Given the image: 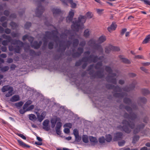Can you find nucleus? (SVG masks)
Instances as JSON below:
<instances>
[{"label": "nucleus", "instance_id": "1", "mask_svg": "<svg viewBox=\"0 0 150 150\" xmlns=\"http://www.w3.org/2000/svg\"><path fill=\"white\" fill-rule=\"evenodd\" d=\"M58 33L57 30H52V32H46L44 36L43 40L44 42V45L47 44V40L48 39H52L57 43V44L59 43L60 47L65 50L67 47H68L72 43V40L73 42V46L74 47L77 46L79 44V41L78 39L74 38V36L71 35L70 37L71 40L66 42L63 40L60 41L58 37Z\"/></svg>", "mask_w": 150, "mask_h": 150}, {"label": "nucleus", "instance_id": "2", "mask_svg": "<svg viewBox=\"0 0 150 150\" xmlns=\"http://www.w3.org/2000/svg\"><path fill=\"white\" fill-rule=\"evenodd\" d=\"M132 108L127 106L125 107V108L129 113V115L127 113H125L124 115L125 118L127 119L129 121L124 120L122 121V124L124 125L122 127V128L123 130L127 133H129L131 131V129L128 127V126L131 129H133L135 126V123L134 122H132L131 121L134 120L137 117V115L134 113H132L133 110L137 109V107L136 106L133 104L132 105Z\"/></svg>", "mask_w": 150, "mask_h": 150}, {"label": "nucleus", "instance_id": "3", "mask_svg": "<svg viewBox=\"0 0 150 150\" xmlns=\"http://www.w3.org/2000/svg\"><path fill=\"white\" fill-rule=\"evenodd\" d=\"M86 17L85 16L80 15L78 18V21H73V24L71 28L74 31L78 32L79 29H82L84 28L83 24L86 22Z\"/></svg>", "mask_w": 150, "mask_h": 150}, {"label": "nucleus", "instance_id": "4", "mask_svg": "<svg viewBox=\"0 0 150 150\" xmlns=\"http://www.w3.org/2000/svg\"><path fill=\"white\" fill-rule=\"evenodd\" d=\"M103 58V57H100L98 58L97 56H94L93 54H91L89 57H83L82 59L77 62L75 64L76 66H79L81 64L82 62H89L91 63V62H96L97 61L98 59H102Z\"/></svg>", "mask_w": 150, "mask_h": 150}, {"label": "nucleus", "instance_id": "5", "mask_svg": "<svg viewBox=\"0 0 150 150\" xmlns=\"http://www.w3.org/2000/svg\"><path fill=\"white\" fill-rule=\"evenodd\" d=\"M2 37L6 40H4L2 42V44L4 46H6L9 42H11V44L15 45L16 44L19 45L21 47L23 45L24 43L21 41L18 40H14L12 41L11 37L9 35H7L5 34H3L2 35Z\"/></svg>", "mask_w": 150, "mask_h": 150}, {"label": "nucleus", "instance_id": "6", "mask_svg": "<svg viewBox=\"0 0 150 150\" xmlns=\"http://www.w3.org/2000/svg\"><path fill=\"white\" fill-rule=\"evenodd\" d=\"M105 70L109 73V75L106 78L107 81L116 84L117 83L116 78L115 77L116 76V74L112 73V70L109 67L106 66Z\"/></svg>", "mask_w": 150, "mask_h": 150}, {"label": "nucleus", "instance_id": "7", "mask_svg": "<svg viewBox=\"0 0 150 150\" xmlns=\"http://www.w3.org/2000/svg\"><path fill=\"white\" fill-rule=\"evenodd\" d=\"M88 45L90 46L93 47V48L98 50L102 53L103 52V49L100 45L96 43V41L93 39H91L88 42Z\"/></svg>", "mask_w": 150, "mask_h": 150}, {"label": "nucleus", "instance_id": "8", "mask_svg": "<svg viewBox=\"0 0 150 150\" xmlns=\"http://www.w3.org/2000/svg\"><path fill=\"white\" fill-rule=\"evenodd\" d=\"M120 50V48L118 47H115L111 45L106 47L105 49V52L107 53H110L112 51H119Z\"/></svg>", "mask_w": 150, "mask_h": 150}, {"label": "nucleus", "instance_id": "9", "mask_svg": "<svg viewBox=\"0 0 150 150\" xmlns=\"http://www.w3.org/2000/svg\"><path fill=\"white\" fill-rule=\"evenodd\" d=\"M83 48L82 47H79L77 49L78 52L74 53V50H73V53L72 56L74 57H79L83 53Z\"/></svg>", "mask_w": 150, "mask_h": 150}, {"label": "nucleus", "instance_id": "10", "mask_svg": "<svg viewBox=\"0 0 150 150\" xmlns=\"http://www.w3.org/2000/svg\"><path fill=\"white\" fill-rule=\"evenodd\" d=\"M44 11V8L41 6H39L36 9L35 13L38 17H40Z\"/></svg>", "mask_w": 150, "mask_h": 150}, {"label": "nucleus", "instance_id": "11", "mask_svg": "<svg viewBox=\"0 0 150 150\" xmlns=\"http://www.w3.org/2000/svg\"><path fill=\"white\" fill-rule=\"evenodd\" d=\"M144 126L145 125L144 123H142L140 125H137L134 130V134H136L138 133L141 130L144 128Z\"/></svg>", "mask_w": 150, "mask_h": 150}, {"label": "nucleus", "instance_id": "12", "mask_svg": "<svg viewBox=\"0 0 150 150\" xmlns=\"http://www.w3.org/2000/svg\"><path fill=\"white\" fill-rule=\"evenodd\" d=\"M107 87L109 89H113L115 91L120 92L122 91V89H121L119 86H115L109 84L107 86Z\"/></svg>", "mask_w": 150, "mask_h": 150}, {"label": "nucleus", "instance_id": "13", "mask_svg": "<svg viewBox=\"0 0 150 150\" xmlns=\"http://www.w3.org/2000/svg\"><path fill=\"white\" fill-rule=\"evenodd\" d=\"M62 1L65 5H67L68 3H70L71 7L73 8H75L76 6V4L73 2V0H62Z\"/></svg>", "mask_w": 150, "mask_h": 150}, {"label": "nucleus", "instance_id": "14", "mask_svg": "<svg viewBox=\"0 0 150 150\" xmlns=\"http://www.w3.org/2000/svg\"><path fill=\"white\" fill-rule=\"evenodd\" d=\"M49 121L48 120H45L43 122V128L46 131H48L50 129V127L49 126Z\"/></svg>", "mask_w": 150, "mask_h": 150}, {"label": "nucleus", "instance_id": "15", "mask_svg": "<svg viewBox=\"0 0 150 150\" xmlns=\"http://www.w3.org/2000/svg\"><path fill=\"white\" fill-rule=\"evenodd\" d=\"M123 134L122 132H118L115 134L113 140L116 141L121 139L122 138Z\"/></svg>", "mask_w": 150, "mask_h": 150}, {"label": "nucleus", "instance_id": "16", "mask_svg": "<svg viewBox=\"0 0 150 150\" xmlns=\"http://www.w3.org/2000/svg\"><path fill=\"white\" fill-rule=\"evenodd\" d=\"M137 84L136 82H134V83H132V84L130 85L129 87H126L125 88L122 89L124 91H129L131 90H133L135 87V85Z\"/></svg>", "mask_w": 150, "mask_h": 150}, {"label": "nucleus", "instance_id": "17", "mask_svg": "<svg viewBox=\"0 0 150 150\" xmlns=\"http://www.w3.org/2000/svg\"><path fill=\"white\" fill-rule=\"evenodd\" d=\"M46 115L45 112H42L40 115L39 113L37 114V117L40 122H41L45 118Z\"/></svg>", "mask_w": 150, "mask_h": 150}, {"label": "nucleus", "instance_id": "18", "mask_svg": "<svg viewBox=\"0 0 150 150\" xmlns=\"http://www.w3.org/2000/svg\"><path fill=\"white\" fill-rule=\"evenodd\" d=\"M117 27V25L116 23L114 22H113L111 25L108 27L107 29L108 31L110 32H111L112 31L115 30Z\"/></svg>", "mask_w": 150, "mask_h": 150}, {"label": "nucleus", "instance_id": "19", "mask_svg": "<svg viewBox=\"0 0 150 150\" xmlns=\"http://www.w3.org/2000/svg\"><path fill=\"white\" fill-rule=\"evenodd\" d=\"M74 15V13L72 10L70 11L69 13L68 16L67 18V22L68 23H69L72 20Z\"/></svg>", "mask_w": 150, "mask_h": 150}, {"label": "nucleus", "instance_id": "20", "mask_svg": "<svg viewBox=\"0 0 150 150\" xmlns=\"http://www.w3.org/2000/svg\"><path fill=\"white\" fill-rule=\"evenodd\" d=\"M62 126V123L60 122H58L55 127L56 132L57 134L60 135L61 134V131L60 129Z\"/></svg>", "mask_w": 150, "mask_h": 150}, {"label": "nucleus", "instance_id": "21", "mask_svg": "<svg viewBox=\"0 0 150 150\" xmlns=\"http://www.w3.org/2000/svg\"><path fill=\"white\" fill-rule=\"evenodd\" d=\"M90 141L92 145L94 146L98 142V140L97 138L92 136H90L89 137Z\"/></svg>", "mask_w": 150, "mask_h": 150}, {"label": "nucleus", "instance_id": "22", "mask_svg": "<svg viewBox=\"0 0 150 150\" xmlns=\"http://www.w3.org/2000/svg\"><path fill=\"white\" fill-rule=\"evenodd\" d=\"M52 11L53 13L54 16H55L61 13V10L57 8H54L52 9Z\"/></svg>", "mask_w": 150, "mask_h": 150}, {"label": "nucleus", "instance_id": "23", "mask_svg": "<svg viewBox=\"0 0 150 150\" xmlns=\"http://www.w3.org/2000/svg\"><path fill=\"white\" fill-rule=\"evenodd\" d=\"M146 102V99L145 98H140L138 99V103L139 105L141 106L143 104H145Z\"/></svg>", "mask_w": 150, "mask_h": 150}, {"label": "nucleus", "instance_id": "24", "mask_svg": "<svg viewBox=\"0 0 150 150\" xmlns=\"http://www.w3.org/2000/svg\"><path fill=\"white\" fill-rule=\"evenodd\" d=\"M42 44L41 41H39V43L36 41H35L33 44H32L31 46L35 49H37L40 47Z\"/></svg>", "mask_w": 150, "mask_h": 150}, {"label": "nucleus", "instance_id": "25", "mask_svg": "<svg viewBox=\"0 0 150 150\" xmlns=\"http://www.w3.org/2000/svg\"><path fill=\"white\" fill-rule=\"evenodd\" d=\"M9 89V90L8 91V92L5 95L6 97H9L14 94L13 88L12 87H11Z\"/></svg>", "mask_w": 150, "mask_h": 150}, {"label": "nucleus", "instance_id": "26", "mask_svg": "<svg viewBox=\"0 0 150 150\" xmlns=\"http://www.w3.org/2000/svg\"><path fill=\"white\" fill-rule=\"evenodd\" d=\"M20 100V97L18 95H15L12 97L10 100L13 102L18 101Z\"/></svg>", "mask_w": 150, "mask_h": 150}, {"label": "nucleus", "instance_id": "27", "mask_svg": "<svg viewBox=\"0 0 150 150\" xmlns=\"http://www.w3.org/2000/svg\"><path fill=\"white\" fill-rule=\"evenodd\" d=\"M119 57L121 59V62H122L127 64H130L131 63V62L128 59L125 58L124 56L122 55H120Z\"/></svg>", "mask_w": 150, "mask_h": 150}, {"label": "nucleus", "instance_id": "28", "mask_svg": "<svg viewBox=\"0 0 150 150\" xmlns=\"http://www.w3.org/2000/svg\"><path fill=\"white\" fill-rule=\"evenodd\" d=\"M127 95L126 93H115L114 94V96L115 97H118L119 98H122Z\"/></svg>", "mask_w": 150, "mask_h": 150}, {"label": "nucleus", "instance_id": "29", "mask_svg": "<svg viewBox=\"0 0 150 150\" xmlns=\"http://www.w3.org/2000/svg\"><path fill=\"white\" fill-rule=\"evenodd\" d=\"M103 70L102 69H100V71H98L96 73V76L99 78H102L103 77Z\"/></svg>", "mask_w": 150, "mask_h": 150}, {"label": "nucleus", "instance_id": "30", "mask_svg": "<svg viewBox=\"0 0 150 150\" xmlns=\"http://www.w3.org/2000/svg\"><path fill=\"white\" fill-rule=\"evenodd\" d=\"M17 141L19 144L22 147L27 148H29L30 147V146L29 145L25 144L21 140L18 139L17 140Z\"/></svg>", "mask_w": 150, "mask_h": 150}, {"label": "nucleus", "instance_id": "31", "mask_svg": "<svg viewBox=\"0 0 150 150\" xmlns=\"http://www.w3.org/2000/svg\"><path fill=\"white\" fill-rule=\"evenodd\" d=\"M32 103V101L30 100H28L25 103L23 106V109H27L29 106Z\"/></svg>", "mask_w": 150, "mask_h": 150}, {"label": "nucleus", "instance_id": "32", "mask_svg": "<svg viewBox=\"0 0 150 150\" xmlns=\"http://www.w3.org/2000/svg\"><path fill=\"white\" fill-rule=\"evenodd\" d=\"M11 87L8 85L4 86L1 88V91L3 92H5L8 91Z\"/></svg>", "mask_w": 150, "mask_h": 150}, {"label": "nucleus", "instance_id": "33", "mask_svg": "<svg viewBox=\"0 0 150 150\" xmlns=\"http://www.w3.org/2000/svg\"><path fill=\"white\" fill-rule=\"evenodd\" d=\"M58 119H59V118L57 117L56 118V119H52L51 120V127L52 128H54L55 127L56 122Z\"/></svg>", "mask_w": 150, "mask_h": 150}, {"label": "nucleus", "instance_id": "34", "mask_svg": "<svg viewBox=\"0 0 150 150\" xmlns=\"http://www.w3.org/2000/svg\"><path fill=\"white\" fill-rule=\"evenodd\" d=\"M106 40L105 37V36L102 35L99 38L98 42L100 43H101L105 41Z\"/></svg>", "mask_w": 150, "mask_h": 150}, {"label": "nucleus", "instance_id": "35", "mask_svg": "<svg viewBox=\"0 0 150 150\" xmlns=\"http://www.w3.org/2000/svg\"><path fill=\"white\" fill-rule=\"evenodd\" d=\"M64 32L65 33L62 34L60 35V37L61 38H62L63 39L64 38H66L67 36L68 35V33H70V31L69 30H66Z\"/></svg>", "mask_w": 150, "mask_h": 150}, {"label": "nucleus", "instance_id": "36", "mask_svg": "<svg viewBox=\"0 0 150 150\" xmlns=\"http://www.w3.org/2000/svg\"><path fill=\"white\" fill-rule=\"evenodd\" d=\"M150 40V34L147 35L142 42L143 44H146L149 42Z\"/></svg>", "mask_w": 150, "mask_h": 150}, {"label": "nucleus", "instance_id": "37", "mask_svg": "<svg viewBox=\"0 0 150 150\" xmlns=\"http://www.w3.org/2000/svg\"><path fill=\"white\" fill-rule=\"evenodd\" d=\"M90 31L88 29L86 30L84 32V36L86 38H88L90 33Z\"/></svg>", "mask_w": 150, "mask_h": 150}, {"label": "nucleus", "instance_id": "38", "mask_svg": "<svg viewBox=\"0 0 150 150\" xmlns=\"http://www.w3.org/2000/svg\"><path fill=\"white\" fill-rule=\"evenodd\" d=\"M106 139L104 137H100L98 139V141L99 143L101 144H103L105 143Z\"/></svg>", "mask_w": 150, "mask_h": 150}, {"label": "nucleus", "instance_id": "39", "mask_svg": "<svg viewBox=\"0 0 150 150\" xmlns=\"http://www.w3.org/2000/svg\"><path fill=\"white\" fill-rule=\"evenodd\" d=\"M83 142L85 143H87L88 142V136L86 135H83L82 137Z\"/></svg>", "mask_w": 150, "mask_h": 150}, {"label": "nucleus", "instance_id": "40", "mask_svg": "<svg viewBox=\"0 0 150 150\" xmlns=\"http://www.w3.org/2000/svg\"><path fill=\"white\" fill-rule=\"evenodd\" d=\"M29 118L30 120L32 121H34L37 119L35 115L33 114H30L29 115Z\"/></svg>", "mask_w": 150, "mask_h": 150}, {"label": "nucleus", "instance_id": "41", "mask_svg": "<svg viewBox=\"0 0 150 150\" xmlns=\"http://www.w3.org/2000/svg\"><path fill=\"white\" fill-rule=\"evenodd\" d=\"M139 137L137 135H136L134 136L133 138L132 142L133 144L135 143L139 140Z\"/></svg>", "mask_w": 150, "mask_h": 150}, {"label": "nucleus", "instance_id": "42", "mask_svg": "<svg viewBox=\"0 0 150 150\" xmlns=\"http://www.w3.org/2000/svg\"><path fill=\"white\" fill-rule=\"evenodd\" d=\"M106 139H105L106 141L108 142H110L112 140V137L110 134H108L106 135Z\"/></svg>", "mask_w": 150, "mask_h": 150}, {"label": "nucleus", "instance_id": "43", "mask_svg": "<svg viewBox=\"0 0 150 150\" xmlns=\"http://www.w3.org/2000/svg\"><path fill=\"white\" fill-rule=\"evenodd\" d=\"M9 69V67L8 66H5L3 67H1L0 70L3 72L8 71Z\"/></svg>", "mask_w": 150, "mask_h": 150}, {"label": "nucleus", "instance_id": "44", "mask_svg": "<svg viewBox=\"0 0 150 150\" xmlns=\"http://www.w3.org/2000/svg\"><path fill=\"white\" fill-rule=\"evenodd\" d=\"M21 47L19 46H16L14 49L15 52L18 53H21Z\"/></svg>", "mask_w": 150, "mask_h": 150}, {"label": "nucleus", "instance_id": "45", "mask_svg": "<svg viewBox=\"0 0 150 150\" xmlns=\"http://www.w3.org/2000/svg\"><path fill=\"white\" fill-rule=\"evenodd\" d=\"M124 103L127 104H132L131 100L129 98H125L124 99Z\"/></svg>", "mask_w": 150, "mask_h": 150}, {"label": "nucleus", "instance_id": "46", "mask_svg": "<svg viewBox=\"0 0 150 150\" xmlns=\"http://www.w3.org/2000/svg\"><path fill=\"white\" fill-rule=\"evenodd\" d=\"M102 64L101 62H98L95 67V68L96 69H100V68L102 66Z\"/></svg>", "mask_w": 150, "mask_h": 150}, {"label": "nucleus", "instance_id": "47", "mask_svg": "<svg viewBox=\"0 0 150 150\" xmlns=\"http://www.w3.org/2000/svg\"><path fill=\"white\" fill-rule=\"evenodd\" d=\"M86 18L89 19L92 18L93 17V14H92V13L90 11L87 12L86 13Z\"/></svg>", "mask_w": 150, "mask_h": 150}, {"label": "nucleus", "instance_id": "48", "mask_svg": "<svg viewBox=\"0 0 150 150\" xmlns=\"http://www.w3.org/2000/svg\"><path fill=\"white\" fill-rule=\"evenodd\" d=\"M142 93L144 95H146L150 93L149 91L146 89H144L142 90Z\"/></svg>", "mask_w": 150, "mask_h": 150}, {"label": "nucleus", "instance_id": "49", "mask_svg": "<svg viewBox=\"0 0 150 150\" xmlns=\"http://www.w3.org/2000/svg\"><path fill=\"white\" fill-rule=\"evenodd\" d=\"M23 102L20 101L18 103H15V105L17 107H20L23 105Z\"/></svg>", "mask_w": 150, "mask_h": 150}, {"label": "nucleus", "instance_id": "50", "mask_svg": "<svg viewBox=\"0 0 150 150\" xmlns=\"http://www.w3.org/2000/svg\"><path fill=\"white\" fill-rule=\"evenodd\" d=\"M10 25L12 27V28L13 29H14L17 26V24L13 22H11L10 23Z\"/></svg>", "mask_w": 150, "mask_h": 150}, {"label": "nucleus", "instance_id": "51", "mask_svg": "<svg viewBox=\"0 0 150 150\" xmlns=\"http://www.w3.org/2000/svg\"><path fill=\"white\" fill-rule=\"evenodd\" d=\"M31 25V23L30 22H27L25 25V28L26 29L29 28Z\"/></svg>", "mask_w": 150, "mask_h": 150}, {"label": "nucleus", "instance_id": "52", "mask_svg": "<svg viewBox=\"0 0 150 150\" xmlns=\"http://www.w3.org/2000/svg\"><path fill=\"white\" fill-rule=\"evenodd\" d=\"M125 143V140H123L119 142H118V145L119 146H123Z\"/></svg>", "mask_w": 150, "mask_h": 150}, {"label": "nucleus", "instance_id": "53", "mask_svg": "<svg viewBox=\"0 0 150 150\" xmlns=\"http://www.w3.org/2000/svg\"><path fill=\"white\" fill-rule=\"evenodd\" d=\"M11 36L13 38L17 37L19 35V34L18 33H15L12 32L11 33Z\"/></svg>", "mask_w": 150, "mask_h": 150}, {"label": "nucleus", "instance_id": "54", "mask_svg": "<svg viewBox=\"0 0 150 150\" xmlns=\"http://www.w3.org/2000/svg\"><path fill=\"white\" fill-rule=\"evenodd\" d=\"M96 11L98 14L101 15L102 14V12L104 11V9H96Z\"/></svg>", "mask_w": 150, "mask_h": 150}, {"label": "nucleus", "instance_id": "55", "mask_svg": "<svg viewBox=\"0 0 150 150\" xmlns=\"http://www.w3.org/2000/svg\"><path fill=\"white\" fill-rule=\"evenodd\" d=\"M73 133L75 136L79 135L78 131L76 129H74L73 130Z\"/></svg>", "mask_w": 150, "mask_h": 150}, {"label": "nucleus", "instance_id": "56", "mask_svg": "<svg viewBox=\"0 0 150 150\" xmlns=\"http://www.w3.org/2000/svg\"><path fill=\"white\" fill-rule=\"evenodd\" d=\"M34 105H31L29 107H28L26 109V111H28L34 109Z\"/></svg>", "mask_w": 150, "mask_h": 150}, {"label": "nucleus", "instance_id": "57", "mask_svg": "<svg viewBox=\"0 0 150 150\" xmlns=\"http://www.w3.org/2000/svg\"><path fill=\"white\" fill-rule=\"evenodd\" d=\"M11 30L9 28H6L4 30L5 33L6 34H9L11 32Z\"/></svg>", "mask_w": 150, "mask_h": 150}, {"label": "nucleus", "instance_id": "58", "mask_svg": "<svg viewBox=\"0 0 150 150\" xmlns=\"http://www.w3.org/2000/svg\"><path fill=\"white\" fill-rule=\"evenodd\" d=\"M64 126H65L66 127H69L71 128L72 127V125L70 123H67L65 124Z\"/></svg>", "mask_w": 150, "mask_h": 150}, {"label": "nucleus", "instance_id": "59", "mask_svg": "<svg viewBox=\"0 0 150 150\" xmlns=\"http://www.w3.org/2000/svg\"><path fill=\"white\" fill-rule=\"evenodd\" d=\"M140 69L142 71H144L146 73H148V70L147 69L143 67H141L140 68Z\"/></svg>", "mask_w": 150, "mask_h": 150}, {"label": "nucleus", "instance_id": "60", "mask_svg": "<svg viewBox=\"0 0 150 150\" xmlns=\"http://www.w3.org/2000/svg\"><path fill=\"white\" fill-rule=\"evenodd\" d=\"M34 38L31 36H29L28 38V41L30 42V43L32 44V43L34 40Z\"/></svg>", "mask_w": 150, "mask_h": 150}, {"label": "nucleus", "instance_id": "61", "mask_svg": "<svg viewBox=\"0 0 150 150\" xmlns=\"http://www.w3.org/2000/svg\"><path fill=\"white\" fill-rule=\"evenodd\" d=\"M75 140L78 142H79L81 140V138L79 137V135L76 136H75Z\"/></svg>", "mask_w": 150, "mask_h": 150}, {"label": "nucleus", "instance_id": "62", "mask_svg": "<svg viewBox=\"0 0 150 150\" xmlns=\"http://www.w3.org/2000/svg\"><path fill=\"white\" fill-rule=\"evenodd\" d=\"M1 49L3 52H6L7 51V48L6 47L3 46L1 48Z\"/></svg>", "mask_w": 150, "mask_h": 150}, {"label": "nucleus", "instance_id": "63", "mask_svg": "<svg viewBox=\"0 0 150 150\" xmlns=\"http://www.w3.org/2000/svg\"><path fill=\"white\" fill-rule=\"evenodd\" d=\"M141 1H144L145 4L150 5V1L148 0H141Z\"/></svg>", "mask_w": 150, "mask_h": 150}, {"label": "nucleus", "instance_id": "64", "mask_svg": "<svg viewBox=\"0 0 150 150\" xmlns=\"http://www.w3.org/2000/svg\"><path fill=\"white\" fill-rule=\"evenodd\" d=\"M53 47V44L51 42H50L48 44V48L50 49H52Z\"/></svg>", "mask_w": 150, "mask_h": 150}]
</instances>
